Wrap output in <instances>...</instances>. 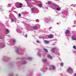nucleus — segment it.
I'll return each mask as SVG.
<instances>
[{"mask_svg": "<svg viewBox=\"0 0 76 76\" xmlns=\"http://www.w3.org/2000/svg\"><path fill=\"white\" fill-rule=\"evenodd\" d=\"M15 6L17 8H21L23 6V4L17 2L15 3Z\"/></svg>", "mask_w": 76, "mask_h": 76, "instance_id": "f257e3e1", "label": "nucleus"}, {"mask_svg": "<svg viewBox=\"0 0 76 76\" xmlns=\"http://www.w3.org/2000/svg\"><path fill=\"white\" fill-rule=\"evenodd\" d=\"M73 70V69H72L71 68H69V69H67V72H70V71H72Z\"/></svg>", "mask_w": 76, "mask_h": 76, "instance_id": "f03ea898", "label": "nucleus"}, {"mask_svg": "<svg viewBox=\"0 0 76 76\" xmlns=\"http://www.w3.org/2000/svg\"><path fill=\"white\" fill-rule=\"evenodd\" d=\"M54 36H53V35H50L48 36V38H53V37Z\"/></svg>", "mask_w": 76, "mask_h": 76, "instance_id": "7ed1b4c3", "label": "nucleus"}, {"mask_svg": "<svg viewBox=\"0 0 76 76\" xmlns=\"http://www.w3.org/2000/svg\"><path fill=\"white\" fill-rule=\"evenodd\" d=\"M56 49H57L56 48H52V53H54V52L55 50H56Z\"/></svg>", "mask_w": 76, "mask_h": 76, "instance_id": "20e7f679", "label": "nucleus"}, {"mask_svg": "<svg viewBox=\"0 0 76 76\" xmlns=\"http://www.w3.org/2000/svg\"><path fill=\"white\" fill-rule=\"evenodd\" d=\"M48 58H50V59H52L53 58L52 57H51L50 55H48Z\"/></svg>", "mask_w": 76, "mask_h": 76, "instance_id": "39448f33", "label": "nucleus"}, {"mask_svg": "<svg viewBox=\"0 0 76 76\" xmlns=\"http://www.w3.org/2000/svg\"><path fill=\"white\" fill-rule=\"evenodd\" d=\"M43 63H45L47 62V59H43L42 60Z\"/></svg>", "mask_w": 76, "mask_h": 76, "instance_id": "423d86ee", "label": "nucleus"}, {"mask_svg": "<svg viewBox=\"0 0 76 76\" xmlns=\"http://www.w3.org/2000/svg\"><path fill=\"white\" fill-rule=\"evenodd\" d=\"M44 42L45 43V44H49V41H47V40H45L44 41Z\"/></svg>", "mask_w": 76, "mask_h": 76, "instance_id": "0eeeda50", "label": "nucleus"}, {"mask_svg": "<svg viewBox=\"0 0 76 76\" xmlns=\"http://www.w3.org/2000/svg\"><path fill=\"white\" fill-rule=\"evenodd\" d=\"M51 67H53V70H55V69H56V67L53 65H51Z\"/></svg>", "mask_w": 76, "mask_h": 76, "instance_id": "6e6552de", "label": "nucleus"}, {"mask_svg": "<svg viewBox=\"0 0 76 76\" xmlns=\"http://www.w3.org/2000/svg\"><path fill=\"white\" fill-rule=\"evenodd\" d=\"M69 32H70V31H69V30H67L66 31L65 33V34H68V33H69Z\"/></svg>", "mask_w": 76, "mask_h": 76, "instance_id": "1a4fd4ad", "label": "nucleus"}, {"mask_svg": "<svg viewBox=\"0 0 76 76\" xmlns=\"http://www.w3.org/2000/svg\"><path fill=\"white\" fill-rule=\"evenodd\" d=\"M6 34H9V30L7 29L6 31Z\"/></svg>", "mask_w": 76, "mask_h": 76, "instance_id": "9d476101", "label": "nucleus"}, {"mask_svg": "<svg viewBox=\"0 0 76 76\" xmlns=\"http://www.w3.org/2000/svg\"><path fill=\"white\" fill-rule=\"evenodd\" d=\"M37 56H41V54L40 53V52H38L37 53Z\"/></svg>", "mask_w": 76, "mask_h": 76, "instance_id": "9b49d317", "label": "nucleus"}, {"mask_svg": "<svg viewBox=\"0 0 76 76\" xmlns=\"http://www.w3.org/2000/svg\"><path fill=\"white\" fill-rule=\"evenodd\" d=\"M72 38L73 40H76V37H72Z\"/></svg>", "mask_w": 76, "mask_h": 76, "instance_id": "f8f14e48", "label": "nucleus"}, {"mask_svg": "<svg viewBox=\"0 0 76 76\" xmlns=\"http://www.w3.org/2000/svg\"><path fill=\"white\" fill-rule=\"evenodd\" d=\"M34 8H31V13H34Z\"/></svg>", "mask_w": 76, "mask_h": 76, "instance_id": "ddd939ff", "label": "nucleus"}, {"mask_svg": "<svg viewBox=\"0 0 76 76\" xmlns=\"http://www.w3.org/2000/svg\"><path fill=\"white\" fill-rule=\"evenodd\" d=\"M15 51L16 53H19V50H18V49H16Z\"/></svg>", "mask_w": 76, "mask_h": 76, "instance_id": "4468645a", "label": "nucleus"}, {"mask_svg": "<svg viewBox=\"0 0 76 76\" xmlns=\"http://www.w3.org/2000/svg\"><path fill=\"white\" fill-rule=\"evenodd\" d=\"M51 1H49L47 3L49 5H50V4H51Z\"/></svg>", "mask_w": 76, "mask_h": 76, "instance_id": "2eb2a0df", "label": "nucleus"}, {"mask_svg": "<svg viewBox=\"0 0 76 76\" xmlns=\"http://www.w3.org/2000/svg\"><path fill=\"white\" fill-rule=\"evenodd\" d=\"M44 50L46 52V53H48V50H47L45 49H44Z\"/></svg>", "mask_w": 76, "mask_h": 76, "instance_id": "dca6fc26", "label": "nucleus"}, {"mask_svg": "<svg viewBox=\"0 0 76 76\" xmlns=\"http://www.w3.org/2000/svg\"><path fill=\"white\" fill-rule=\"evenodd\" d=\"M28 60H32V58L28 57Z\"/></svg>", "mask_w": 76, "mask_h": 76, "instance_id": "f3484780", "label": "nucleus"}, {"mask_svg": "<svg viewBox=\"0 0 76 76\" xmlns=\"http://www.w3.org/2000/svg\"><path fill=\"white\" fill-rule=\"evenodd\" d=\"M27 62L26 61H24L23 63V64H26V63Z\"/></svg>", "mask_w": 76, "mask_h": 76, "instance_id": "a211bd4d", "label": "nucleus"}, {"mask_svg": "<svg viewBox=\"0 0 76 76\" xmlns=\"http://www.w3.org/2000/svg\"><path fill=\"white\" fill-rule=\"evenodd\" d=\"M64 64H63V63H61L60 64L61 66H63Z\"/></svg>", "mask_w": 76, "mask_h": 76, "instance_id": "6ab92c4d", "label": "nucleus"}, {"mask_svg": "<svg viewBox=\"0 0 76 76\" xmlns=\"http://www.w3.org/2000/svg\"><path fill=\"white\" fill-rule=\"evenodd\" d=\"M57 10H58V11H59V10H60V8H56Z\"/></svg>", "mask_w": 76, "mask_h": 76, "instance_id": "aec40b11", "label": "nucleus"}, {"mask_svg": "<svg viewBox=\"0 0 76 76\" xmlns=\"http://www.w3.org/2000/svg\"><path fill=\"white\" fill-rule=\"evenodd\" d=\"M11 21L12 22H14V19L11 18Z\"/></svg>", "mask_w": 76, "mask_h": 76, "instance_id": "412c9836", "label": "nucleus"}, {"mask_svg": "<svg viewBox=\"0 0 76 76\" xmlns=\"http://www.w3.org/2000/svg\"><path fill=\"white\" fill-rule=\"evenodd\" d=\"M33 28L34 29H37V27H34Z\"/></svg>", "mask_w": 76, "mask_h": 76, "instance_id": "4be33fe9", "label": "nucleus"}, {"mask_svg": "<svg viewBox=\"0 0 76 76\" xmlns=\"http://www.w3.org/2000/svg\"><path fill=\"white\" fill-rule=\"evenodd\" d=\"M12 41L14 43H15V42H16V40L15 39H13Z\"/></svg>", "mask_w": 76, "mask_h": 76, "instance_id": "5701e85b", "label": "nucleus"}, {"mask_svg": "<svg viewBox=\"0 0 76 76\" xmlns=\"http://www.w3.org/2000/svg\"><path fill=\"white\" fill-rule=\"evenodd\" d=\"M11 6V4H9L8 5H7V7H10Z\"/></svg>", "mask_w": 76, "mask_h": 76, "instance_id": "b1692460", "label": "nucleus"}, {"mask_svg": "<svg viewBox=\"0 0 76 76\" xmlns=\"http://www.w3.org/2000/svg\"><path fill=\"white\" fill-rule=\"evenodd\" d=\"M16 20H17L16 19V18H15L14 19V22H16Z\"/></svg>", "mask_w": 76, "mask_h": 76, "instance_id": "393cba45", "label": "nucleus"}, {"mask_svg": "<svg viewBox=\"0 0 76 76\" xmlns=\"http://www.w3.org/2000/svg\"><path fill=\"white\" fill-rule=\"evenodd\" d=\"M38 6H39V7H42V5H41V4H39L38 5Z\"/></svg>", "mask_w": 76, "mask_h": 76, "instance_id": "a878e982", "label": "nucleus"}, {"mask_svg": "<svg viewBox=\"0 0 76 76\" xmlns=\"http://www.w3.org/2000/svg\"><path fill=\"white\" fill-rule=\"evenodd\" d=\"M36 21L37 22H39V20L37 19L36 20Z\"/></svg>", "mask_w": 76, "mask_h": 76, "instance_id": "bb28decb", "label": "nucleus"}, {"mask_svg": "<svg viewBox=\"0 0 76 76\" xmlns=\"http://www.w3.org/2000/svg\"><path fill=\"white\" fill-rule=\"evenodd\" d=\"M28 37V35H27V34H26L25 36V37L26 38H27V37Z\"/></svg>", "mask_w": 76, "mask_h": 76, "instance_id": "cd10ccee", "label": "nucleus"}, {"mask_svg": "<svg viewBox=\"0 0 76 76\" xmlns=\"http://www.w3.org/2000/svg\"><path fill=\"white\" fill-rule=\"evenodd\" d=\"M73 48H74V49H76V46H74Z\"/></svg>", "mask_w": 76, "mask_h": 76, "instance_id": "c85d7f7f", "label": "nucleus"}, {"mask_svg": "<svg viewBox=\"0 0 76 76\" xmlns=\"http://www.w3.org/2000/svg\"><path fill=\"white\" fill-rule=\"evenodd\" d=\"M21 16V15H20V14H18V16H19V17H20Z\"/></svg>", "mask_w": 76, "mask_h": 76, "instance_id": "c756f323", "label": "nucleus"}, {"mask_svg": "<svg viewBox=\"0 0 76 76\" xmlns=\"http://www.w3.org/2000/svg\"><path fill=\"white\" fill-rule=\"evenodd\" d=\"M37 43H39V41L37 40Z\"/></svg>", "mask_w": 76, "mask_h": 76, "instance_id": "7c9ffc66", "label": "nucleus"}, {"mask_svg": "<svg viewBox=\"0 0 76 76\" xmlns=\"http://www.w3.org/2000/svg\"><path fill=\"white\" fill-rule=\"evenodd\" d=\"M52 68H49V70H52Z\"/></svg>", "mask_w": 76, "mask_h": 76, "instance_id": "2f4dec72", "label": "nucleus"}, {"mask_svg": "<svg viewBox=\"0 0 76 76\" xmlns=\"http://www.w3.org/2000/svg\"><path fill=\"white\" fill-rule=\"evenodd\" d=\"M53 28V27H51L49 28V29H52Z\"/></svg>", "mask_w": 76, "mask_h": 76, "instance_id": "473e14b6", "label": "nucleus"}, {"mask_svg": "<svg viewBox=\"0 0 76 76\" xmlns=\"http://www.w3.org/2000/svg\"><path fill=\"white\" fill-rule=\"evenodd\" d=\"M53 6H57V5L54 4H53Z\"/></svg>", "mask_w": 76, "mask_h": 76, "instance_id": "72a5a7b5", "label": "nucleus"}, {"mask_svg": "<svg viewBox=\"0 0 76 76\" xmlns=\"http://www.w3.org/2000/svg\"><path fill=\"white\" fill-rule=\"evenodd\" d=\"M76 23V20H75L74 21V23Z\"/></svg>", "mask_w": 76, "mask_h": 76, "instance_id": "f704fd0d", "label": "nucleus"}, {"mask_svg": "<svg viewBox=\"0 0 76 76\" xmlns=\"http://www.w3.org/2000/svg\"><path fill=\"white\" fill-rule=\"evenodd\" d=\"M4 47V45H3L2 46V48H3Z\"/></svg>", "mask_w": 76, "mask_h": 76, "instance_id": "c9c22d12", "label": "nucleus"}, {"mask_svg": "<svg viewBox=\"0 0 76 76\" xmlns=\"http://www.w3.org/2000/svg\"><path fill=\"white\" fill-rule=\"evenodd\" d=\"M10 76H13V75L11 74L10 75Z\"/></svg>", "mask_w": 76, "mask_h": 76, "instance_id": "e433bc0d", "label": "nucleus"}, {"mask_svg": "<svg viewBox=\"0 0 76 76\" xmlns=\"http://www.w3.org/2000/svg\"><path fill=\"white\" fill-rule=\"evenodd\" d=\"M74 76H76V73H75Z\"/></svg>", "mask_w": 76, "mask_h": 76, "instance_id": "4c0bfd02", "label": "nucleus"}, {"mask_svg": "<svg viewBox=\"0 0 76 76\" xmlns=\"http://www.w3.org/2000/svg\"><path fill=\"white\" fill-rule=\"evenodd\" d=\"M0 39H2V37L0 36Z\"/></svg>", "mask_w": 76, "mask_h": 76, "instance_id": "58836bf2", "label": "nucleus"}, {"mask_svg": "<svg viewBox=\"0 0 76 76\" xmlns=\"http://www.w3.org/2000/svg\"><path fill=\"white\" fill-rule=\"evenodd\" d=\"M39 38H42V37H39Z\"/></svg>", "mask_w": 76, "mask_h": 76, "instance_id": "ea45409f", "label": "nucleus"}, {"mask_svg": "<svg viewBox=\"0 0 76 76\" xmlns=\"http://www.w3.org/2000/svg\"><path fill=\"white\" fill-rule=\"evenodd\" d=\"M55 43H53V45H56V44H55Z\"/></svg>", "mask_w": 76, "mask_h": 76, "instance_id": "a19ab883", "label": "nucleus"}, {"mask_svg": "<svg viewBox=\"0 0 76 76\" xmlns=\"http://www.w3.org/2000/svg\"><path fill=\"white\" fill-rule=\"evenodd\" d=\"M46 70H47L48 69V68H46Z\"/></svg>", "mask_w": 76, "mask_h": 76, "instance_id": "79ce46f5", "label": "nucleus"}, {"mask_svg": "<svg viewBox=\"0 0 76 76\" xmlns=\"http://www.w3.org/2000/svg\"><path fill=\"white\" fill-rule=\"evenodd\" d=\"M72 6H73V4H72Z\"/></svg>", "mask_w": 76, "mask_h": 76, "instance_id": "37998d69", "label": "nucleus"}, {"mask_svg": "<svg viewBox=\"0 0 76 76\" xmlns=\"http://www.w3.org/2000/svg\"><path fill=\"white\" fill-rule=\"evenodd\" d=\"M27 4H28V2H27Z\"/></svg>", "mask_w": 76, "mask_h": 76, "instance_id": "c03bdc74", "label": "nucleus"}, {"mask_svg": "<svg viewBox=\"0 0 76 76\" xmlns=\"http://www.w3.org/2000/svg\"><path fill=\"white\" fill-rule=\"evenodd\" d=\"M37 25H39V24H37Z\"/></svg>", "mask_w": 76, "mask_h": 76, "instance_id": "a18cd8bd", "label": "nucleus"}, {"mask_svg": "<svg viewBox=\"0 0 76 76\" xmlns=\"http://www.w3.org/2000/svg\"><path fill=\"white\" fill-rule=\"evenodd\" d=\"M58 23H57V24H58Z\"/></svg>", "mask_w": 76, "mask_h": 76, "instance_id": "49530a36", "label": "nucleus"}, {"mask_svg": "<svg viewBox=\"0 0 76 76\" xmlns=\"http://www.w3.org/2000/svg\"><path fill=\"white\" fill-rule=\"evenodd\" d=\"M42 71H43V70H42Z\"/></svg>", "mask_w": 76, "mask_h": 76, "instance_id": "de8ad7c7", "label": "nucleus"}]
</instances>
